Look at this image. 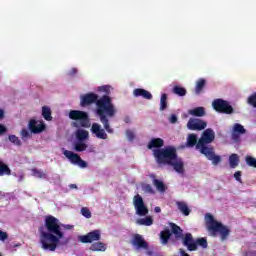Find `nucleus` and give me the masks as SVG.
Listing matches in <instances>:
<instances>
[{
	"mask_svg": "<svg viewBox=\"0 0 256 256\" xmlns=\"http://www.w3.org/2000/svg\"><path fill=\"white\" fill-rule=\"evenodd\" d=\"M215 141V132L211 128H207L203 131L198 143L196 144V150L199 151L208 161H211L213 165H219L222 161L221 156L215 154V148L209 144Z\"/></svg>",
	"mask_w": 256,
	"mask_h": 256,
	"instance_id": "4",
	"label": "nucleus"
},
{
	"mask_svg": "<svg viewBox=\"0 0 256 256\" xmlns=\"http://www.w3.org/2000/svg\"><path fill=\"white\" fill-rule=\"evenodd\" d=\"M168 103H167V94L164 93L161 95L160 98V111H165L167 109Z\"/></svg>",
	"mask_w": 256,
	"mask_h": 256,
	"instance_id": "32",
	"label": "nucleus"
},
{
	"mask_svg": "<svg viewBox=\"0 0 256 256\" xmlns=\"http://www.w3.org/2000/svg\"><path fill=\"white\" fill-rule=\"evenodd\" d=\"M42 117L45 119V121H53V116H51V108L43 106Z\"/></svg>",
	"mask_w": 256,
	"mask_h": 256,
	"instance_id": "28",
	"label": "nucleus"
},
{
	"mask_svg": "<svg viewBox=\"0 0 256 256\" xmlns=\"http://www.w3.org/2000/svg\"><path fill=\"white\" fill-rule=\"evenodd\" d=\"M93 104L96 105V115H98L104 129L101 127V124L93 123L90 131L97 139H108L107 133H114L111 123H109V118L115 117L117 113L115 104H113V100L108 95L99 98V95L90 92L80 96V107H89V105Z\"/></svg>",
	"mask_w": 256,
	"mask_h": 256,
	"instance_id": "1",
	"label": "nucleus"
},
{
	"mask_svg": "<svg viewBox=\"0 0 256 256\" xmlns=\"http://www.w3.org/2000/svg\"><path fill=\"white\" fill-rule=\"evenodd\" d=\"M74 127H77V123H74Z\"/></svg>",
	"mask_w": 256,
	"mask_h": 256,
	"instance_id": "52",
	"label": "nucleus"
},
{
	"mask_svg": "<svg viewBox=\"0 0 256 256\" xmlns=\"http://www.w3.org/2000/svg\"><path fill=\"white\" fill-rule=\"evenodd\" d=\"M63 155L65 156L66 159H69L72 165H78V167H80L81 169L87 168V162L85 160H82L79 154L69 150H64Z\"/></svg>",
	"mask_w": 256,
	"mask_h": 256,
	"instance_id": "9",
	"label": "nucleus"
},
{
	"mask_svg": "<svg viewBox=\"0 0 256 256\" xmlns=\"http://www.w3.org/2000/svg\"><path fill=\"white\" fill-rule=\"evenodd\" d=\"M154 157L158 165H169L173 167L176 173H185V163L183 162V158L177 154V148L175 146L155 149Z\"/></svg>",
	"mask_w": 256,
	"mask_h": 256,
	"instance_id": "3",
	"label": "nucleus"
},
{
	"mask_svg": "<svg viewBox=\"0 0 256 256\" xmlns=\"http://www.w3.org/2000/svg\"><path fill=\"white\" fill-rule=\"evenodd\" d=\"M76 139L77 141H87L89 139V132L84 129H78L76 131Z\"/></svg>",
	"mask_w": 256,
	"mask_h": 256,
	"instance_id": "23",
	"label": "nucleus"
},
{
	"mask_svg": "<svg viewBox=\"0 0 256 256\" xmlns=\"http://www.w3.org/2000/svg\"><path fill=\"white\" fill-rule=\"evenodd\" d=\"M165 145V141L161 138H154L148 143V149H161Z\"/></svg>",
	"mask_w": 256,
	"mask_h": 256,
	"instance_id": "18",
	"label": "nucleus"
},
{
	"mask_svg": "<svg viewBox=\"0 0 256 256\" xmlns=\"http://www.w3.org/2000/svg\"><path fill=\"white\" fill-rule=\"evenodd\" d=\"M212 107L217 113H223L224 115H233V113H235L233 106H231L227 100L221 98L215 99L212 102Z\"/></svg>",
	"mask_w": 256,
	"mask_h": 256,
	"instance_id": "8",
	"label": "nucleus"
},
{
	"mask_svg": "<svg viewBox=\"0 0 256 256\" xmlns=\"http://www.w3.org/2000/svg\"><path fill=\"white\" fill-rule=\"evenodd\" d=\"M176 205L181 213L185 215V217H188V215L191 213V209H189V206H187V203L185 202H176Z\"/></svg>",
	"mask_w": 256,
	"mask_h": 256,
	"instance_id": "24",
	"label": "nucleus"
},
{
	"mask_svg": "<svg viewBox=\"0 0 256 256\" xmlns=\"http://www.w3.org/2000/svg\"><path fill=\"white\" fill-rule=\"evenodd\" d=\"M142 191H144V193H149L150 195H155V190L151 184L142 185Z\"/></svg>",
	"mask_w": 256,
	"mask_h": 256,
	"instance_id": "35",
	"label": "nucleus"
},
{
	"mask_svg": "<svg viewBox=\"0 0 256 256\" xmlns=\"http://www.w3.org/2000/svg\"><path fill=\"white\" fill-rule=\"evenodd\" d=\"M229 163H230L231 169H235L236 167H238L239 166V155L231 154L229 156Z\"/></svg>",
	"mask_w": 256,
	"mask_h": 256,
	"instance_id": "29",
	"label": "nucleus"
},
{
	"mask_svg": "<svg viewBox=\"0 0 256 256\" xmlns=\"http://www.w3.org/2000/svg\"><path fill=\"white\" fill-rule=\"evenodd\" d=\"M160 239L163 245H167L169 243V239H171V231H169V229L161 231Z\"/></svg>",
	"mask_w": 256,
	"mask_h": 256,
	"instance_id": "25",
	"label": "nucleus"
},
{
	"mask_svg": "<svg viewBox=\"0 0 256 256\" xmlns=\"http://www.w3.org/2000/svg\"><path fill=\"white\" fill-rule=\"evenodd\" d=\"M69 119L72 121H79L80 127L88 129L91 127V119H89V114L81 110H71L69 112Z\"/></svg>",
	"mask_w": 256,
	"mask_h": 256,
	"instance_id": "7",
	"label": "nucleus"
},
{
	"mask_svg": "<svg viewBox=\"0 0 256 256\" xmlns=\"http://www.w3.org/2000/svg\"><path fill=\"white\" fill-rule=\"evenodd\" d=\"M3 175H11V168L0 160V177H3Z\"/></svg>",
	"mask_w": 256,
	"mask_h": 256,
	"instance_id": "30",
	"label": "nucleus"
},
{
	"mask_svg": "<svg viewBox=\"0 0 256 256\" xmlns=\"http://www.w3.org/2000/svg\"><path fill=\"white\" fill-rule=\"evenodd\" d=\"M195 243H196V250H197V247L199 245V247H202V249H207L208 247V243H207V238H198L195 240Z\"/></svg>",
	"mask_w": 256,
	"mask_h": 256,
	"instance_id": "33",
	"label": "nucleus"
},
{
	"mask_svg": "<svg viewBox=\"0 0 256 256\" xmlns=\"http://www.w3.org/2000/svg\"><path fill=\"white\" fill-rule=\"evenodd\" d=\"M170 227L175 239H177V241L181 239L183 246L186 247L188 251H197V243H195L193 234L189 232L183 234V229H181L179 225L175 223H171Z\"/></svg>",
	"mask_w": 256,
	"mask_h": 256,
	"instance_id": "6",
	"label": "nucleus"
},
{
	"mask_svg": "<svg viewBox=\"0 0 256 256\" xmlns=\"http://www.w3.org/2000/svg\"><path fill=\"white\" fill-rule=\"evenodd\" d=\"M206 228L211 237H217L218 233L220 235V241H227L229 235H231V230L229 227L223 225V223L215 220L212 214L207 213L205 215Z\"/></svg>",
	"mask_w": 256,
	"mask_h": 256,
	"instance_id": "5",
	"label": "nucleus"
},
{
	"mask_svg": "<svg viewBox=\"0 0 256 256\" xmlns=\"http://www.w3.org/2000/svg\"><path fill=\"white\" fill-rule=\"evenodd\" d=\"M152 178H153V185L154 187H156L157 191H159V193H165L167 191V186H165V183L155 178V175H153Z\"/></svg>",
	"mask_w": 256,
	"mask_h": 256,
	"instance_id": "20",
	"label": "nucleus"
},
{
	"mask_svg": "<svg viewBox=\"0 0 256 256\" xmlns=\"http://www.w3.org/2000/svg\"><path fill=\"white\" fill-rule=\"evenodd\" d=\"M207 128V122L199 118H190L187 123V129L190 131H203Z\"/></svg>",
	"mask_w": 256,
	"mask_h": 256,
	"instance_id": "12",
	"label": "nucleus"
},
{
	"mask_svg": "<svg viewBox=\"0 0 256 256\" xmlns=\"http://www.w3.org/2000/svg\"><path fill=\"white\" fill-rule=\"evenodd\" d=\"M5 133H7V128L3 124H0V135H5Z\"/></svg>",
	"mask_w": 256,
	"mask_h": 256,
	"instance_id": "45",
	"label": "nucleus"
},
{
	"mask_svg": "<svg viewBox=\"0 0 256 256\" xmlns=\"http://www.w3.org/2000/svg\"><path fill=\"white\" fill-rule=\"evenodd\" d=\"M178 118L176 114H171V116L169 117V123H172V125H175V123H177Z\"/></svg>",
	"mask_w": 256,
	"mask_h": 256,
	"instance_id": "43",
	"label": "nucleus"
},
{
	"mask_svg": "<svg viewBox=\"0 0 256 256\" xmlns=\"http://www.w3.org/2000/svg\"><path fill=\"white\" fill-rule=\"evenodd\" d=\"M70 189H77V185L76 184H70Z\"/></svg>",
	"mask_w": 256,
	"mask_h": 256,
	"instance_id": "49",
	"label": "nucleus"
},
{
	"mask_svg": "<svg viewBox=\"0 0 256 256\" xmlns=\"http://www.w3.org/2000/svg\"><path fill=\"white\" fill-rule=\"evenodd\" d=\"M44 225L45 227L41 226L38 229L40 233V245L44 251H56L61 243V239L65 237L63 231L73 229L71 225L60 223L59 219L53 215L46 216ZM45 228L47 231H45Z\"/></svg>",
	"mask_w": 256,
	"mask_h": 256,
	"instance_id": "2",
	"label": "nucleus"
},
{
	"mask_svg": "<svg viewBox=\"0 0 256 256\" xmlns=\"http://www.w3.org/2000/svg\"><path fill=\"white\" fill-rule=\"evenodd\" d=\"M103 91H107V86L102 87Z\"/></svg>",
	"mask_w": 256,
	"mask_h": 256,
	"instance_id": "51",
	"label": "nucleus"
},
{
	"mask_svg": "<svg viewBox=\"0 0 256 256\" xmlns=\"http://www.w3.org/2000/svg\"><path fill=\"white\" fill-rule=\"evenodd\" d=\"M7 239H9V234L0 230V241H7Z\"/></svg>",
	"mask_w": 256,
	"mask_h": 256,
	"instance_id": "42",
	"label": "nucleus"
},
{
	"mask_svg": "<svg viewBox=\"0 0 256 256\" xmlns=\"http://www.w3.org/2000/svg\"><path fill=\"white\" fill-rule=\"evenodd\" d=\"M137 223L138 225H145V227H151V225H153V218L151 216L140 218L137 220Z\"/></svg>",
	"mask_w": 256,
	"mask_h": 256,
	"instance_id": "31",
	"label": "nucleus"
},
{
	"mask_svg": "<svg viewBox=\"0 0 256 256\" xmlns=\"http://www.w3.org/2000/svg\"><path fill=\"white\" fill-rule=\"evenodd\" d=\"M3 117H5V111L0 109V120L3 119Z\"/></svg>",
	"mask_w": 256,
	"mask_h": 256,
	"instance_id": "47",
	"label": "nucleus"
},
{
	"mask_svg": "<svg viewBox=\"0 0 256 256\" xmlns=\"http://www.w3.org/2000/svg\"><path fill=\"white\" fill-rule=\"evenodd\" d=\"M80 243H93L95 241H101V230L96 229L88 232L86 235L78 236Z\"/></svg>",
	"mask_w": 256,
	"mask_h": 256,
	"instance_id": "11",
	"label": "nucleus"
},
{
	"mask_svg": "<svg viewBox=\"0 0 256 256\" xmlns=\"http://www.w3.org/2000/svg\"><path fill=\"white\" fill-rule=\"evenodd\" d=\"M234 178L236 179V181H238V183H243V181L241 180V171H236L234 173Z\"/></svg>",
	"mask_w": 256,
	"mask_h": 256,
	"instance_id": "44",
	"label": "nucleus"
},
{
	"mask_svg": "<svg viewBox=\"0 0 256 256\" xmlns=\"http://www.w3.org/2000/svg\"><path fill=\"white\" fill-rule=\"evenodd\" d=\"M8 139L11 143H14V145L21 147V140H19V137L15 136V135H9Z\"/></svg>",
	"mask_w": 256,
	"mask_h": 256,
	"instance_id": "37",
	"label": "nucleus"
},
{
	"mask_svg": "<svg viewBox=\"0 0 256 256\" xmlns=\"http://www.w3.org/2000/svg\"><path fill=\"white\" fill-rule=\"evenodd\" d=\"M133 205L136 209V214H138L139 217H145V215L149 214V209L146 207L141 195L137 194L133 197Z\"/></svg>",
	"mask_w": 256,
	"mask_h": 256,
	"instance_id": "10",
	"label": "nucleus"
},
{
	"mask_svg": "<svg viewBox=\"0 0 256 256\" xmlns=\"http://www.w3.org/2000/svg\"><path fill=\"white\" fill-rule=\"evenodd\" d=\"M172 93L174 95H178V97H185L187 95V89L181 86H174L172 89Z\"/></svg>",
	"mask_w": 256,
	"mask_h": 256,
	"instance_id": "26",
	"label": "nucleus"
},
{
	"mask_svg": "<svg viewBox=\"0 0 256 256\" xmlns=\"http://www.w3.org/2000/svg\"><path fill=\"white\" fill-rule=\"evenodd\" d=\"M131 245L135 247V249H149V243L145 241V238L140 234H135L131 240Z\"/></svg>",
	"mask_w": 256,
	"mask_h": 256,
	"instance_id": "14",
	"label": "nucleus"
},
{
	"mask_svg": "<svg viewBox=\"0 0 256 256\" xmlns=\"http://www.w3.org/2000/svg\"><path fill=\"white\" fill-rule=\"evenodd\" d=\"M247 103L256 109V92L248 97Z\"/></svg>",
	"mask_w": 256,
	"mask_h": 256,
	"instance_id": "36",
	"label": "nucleus"
},
{
	"mask_svg": "<svg viewBox=\"0 0 256 256\" xmlns=\"http://www.w3.org/2000/svg\"><path fill=\"white\" fill-rule=\"evenodd\" d=\"M197 143H199V141H197V134H194V133L189 134L187 137L186 147L197 148Z\"/></svg>",
	"mask_w": 256,
	"mask_h": 256,
	"instance_id": "22",
	"label": "nucleus"
},
{
	"mask_svg": "<svg viewBox=\"0 0 256 256\" xmlns=\"http://www.w3.org/2000/svg\"><path fill=\"white\" fill-rule=\"evenodd\" d=\"M181 256H191V255L187 254V252H185V251H182Z\"/></svg>",
	"mask_w": 256,
	"mask_h": 256,
	"instance_id": "50",
	"label": "nucleus"
},
{
	"mask_svg": "<svg viewBox=\"0 0 256 256\" xmlns=\"http://www.w3.org/2000/svg\"><path fill=\"white\" fill-rule=\"evenodd\" d=\"M28 128L30 129L31 133H34V135H37L39 133H43V131H45L46 129V126H45V123H43V121H41L37 125V120L31 119L28 123Z\"/></svg>",
	"mask_w": 256,
	"mask_h": 256,
	"instance_id": "15",
	"label": "nucleus"
},
{
	"mask_svg": "<svg viewBox=\"0 0 256 256\" xmlns=\"http://www.w3.org/2000/svg\"><path fill=\"white\" fill-rule=\"evenodd\" d=\"M90 251L103 253L107 251V245L103 242H94L90 245Z\"/></svg>",
	"mask_w": 256,
	"mask_h": 256,
	"instance_id": "17",
	"label": "nucleus"
},
{
	"mask_svg": "<svg viewBox=\"0 0 256 256\" xmlns=\"http://www.w3.org/2000/svg\"><path fill=\"white\" fill-rule=\"evenodd\" d=\"M154 211H155V213H161V207L156 206V207L154 208Z\"/></svg>",
	"mask_w": 256,
	"mask_h": 256,
	"instance_id": "48",
	"label": "nucleus"
},
{
	"mask_svg": "<svg viewBox=\"0 0 256 256\" xmlns=\"http://www.w3.org/2000/svg\"><path fill=\"white\" fill-rule=\"evenodd\" d=\"M189 115H193V117H205L206 112L205 108L200 106L194 109L189 110Z\"/></svg>",
	"mask_w": 256,
	"mask_h": 256,
	"instance_id": "21",
	"label": "nucleus"
},
{
	"mask_svg": "<svg viewBox=\"0 0 256 256\" xmlns=\"http://www.w3.org/2000/svg\"><path fill=\"white\" fill-rule=\"evenodd\" d=\"M21 137H22V139H29V138H31V132H29V130L23 128L21 130Z\"/></svg>",
	"mask_w": 256,
	"mask_h": 256,
	"instance_id": "40",
	"label": "nucleus"
},
{
	"mask_svg": "<svg viewBox=\"0 0 256 256\" xmlns=\"http://www.w3.org/2000/svg\"><path fill=\"white\" fill-rule=\"evenodd\" d=\"M247 130L243 125L239 123H235L232 129L231 139L234 143H241V135H245Z\"/></svg>",
	"mask_w": 256,
	"mask_h": 256,
	"instance_id": "13",
	"label": "nucleus"
},
{
	"mask_svg": "<svg viewBox=\"0 0 256 256\" xmlns=\"http://www.w3.org/2000/svg\"><path fill=\"white\" fill-rule=\"evenodd\" d=\"M0 256H3V255L0 254Z\"/></svg>",
	"mask_w": 256,
	"mask_h": 256,
	"instance_id": "53",
	"label": "nucleus"
},
{
	"mask_svg": "<svg viewBox=\"0 0 256 256\" xmlns=\"http://www.w3.org/2000/svg\"><path fill=\"white\" fill-rule=\"evenodd\" d=\"M32 173H33L34 177H38V179H46L47 178V174L45 172H43L42 170L33 169Z\"/></svg>",
	"mask_w": 256,
	"mask_h": 256,
	"instance_id": "34",
	"label": "nucleus"
},
{
	"mask_svg": "<svg viewBox=\"0 0 256 256\" xmlns=\"http://www.w3.org/2000/svg\"><path fill=\"white\" fill-rule=\"evenodd\" d=\"M134 97H143V99L151 100L153 99V94L151 92L143 89V88H136L133 91Z\"/></svg>",
	"mask_w": 256,
	"mask_h": 256,
	"instance_id": "16",
	"label": "nucleus"
},
{
	"mask_svg": "<svg viewBox=\"0 0 256 256\" xmlns=\"http://www.w3.org/2000/svg\"><path fill=\"white\" fill-rule=\"evenodd\" d=\"M87 147V144L83 141L78 140L76 143H74V151H76L77 153L87 151Z\"/></svg>",
	"mask_w": 256,
	"mask_h": 256,
	"instance_id": "27",
	"label": "nucleus"
},
{
	"mask_svg": "<svg viewBox=\"0 0 256 256\" xmlns=\"http://www.w3.org/2000/svg\"><path fill=\"white\" fill-rule=\"evenodd\" d=\"M246 164L249 167H254L256 169V158L252 156H246Z\"/></svg>",
	"mask_w": 256,
	"mask_h": 256,
	"instance_id": "38",
	"label": "nucleus"
},
{
	"mask_svg": "<svg viewBox=\"0 0 256 256\" xmlns=\"http://www.w3.org/2000/svg\"><path fill=\"white\" fill-rule=\"evenodd\" d=\"M126 137H127L128 141H133V139H135V133L131 130H127Z\"/></svg>",
	"mask_w": 256,
	"mask_h": 256,
	"instance_id": "41",
	"label": "nucleus"
},
{
	"mask_svg": "<svg viewBox=\"0 0 256 256\" xmlns=\"http://www.w3.org/2000/svg\"><path fill=\"white\" fill-rule=\"evenodd\" d=\"M81 215H83V217L86 219H91V210H89L87 207H83L81 209Z\"/></svg>",
	"mask_w": 256,
	"mask_h": 256,
	"instance_id": "39",
	"label": "nucleus"
},
{
	"mask_svg": "<svg viewBox=\"0 0 256 256\" xmlns=\"http://www.w3.org/2000/svg\"><path fill=\"white\" fill-rule=\"evenodd\" d=\"M78 72L77 68H72L69 72H68V75L70 77H73L75 76V74Z\"/></svg>",
	"mask_w": 256,
	"mask_h": 256,
	"instance_id": "46",
	"label": "nucleus"
},
{
	"mask_svg": "<svg viewBox=\"0 0 256 256\" xmlns=\"http://www.w3.org/2000/svg\"><path fill=\"white\" fill-rule=\"evenodd\" d=\"M205 85H207V80L205 78H200L196 81V86H195V94L196 95H201L203 93V90L205 89Z\"/></svg>",
	"mask_w": 256,
	"mask_h": 256,
	"instance_id": "19",
	"label": "nucleus"
}]
</instances>
